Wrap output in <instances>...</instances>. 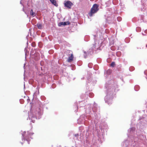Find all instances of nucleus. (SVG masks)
I'll return each mask as SVG.
<instances>
[{"label": "nucleus", "mask_w": 147, "mask_h": 147, "mask_svg": "<svg viewBox=\"0 0 147 147\" xmlns=\"http://www.w3.org/2000/svg\"><path fill=\"white\" fill-rule=\"evenodd\" d=\"M59 26H61V25H63V22H60L59 24Z\"/></svg>", "instance_id": "obj_9"}, {"label": "nucleus", "mask_w": 147, "mask_h": 147, "mask_svg": "<svg viewBox=\"0 0 147 147\" xmlns=\"http://www.w3.org/2000/svg\"><path fill=\"white\" fill-rule=\"evenodd\" d=\"M74 59V56L73 54H71V56H69L67 59V61L69 62H71Z\"/></svg>", "instance_id": "obj_3"}, {"label": "nucleus", "mask_w": 147, "mask_h": 147, "mask_svg": "<svg viewBox=\"0 0 147 147\" xmlns=\"http://www.w3.org/2000/svg\"><path fill=\"white\" fill-rule=\"evenodd\" d=\"M30 14L32 16H35V14L34 13L32 9H31V11Z\"/></svg>", "instance_id": "obj_7"}, {"label": "nucleus", "mask_w": 147, "mask_h": 147, "mask_svg": "<svg viewBox=\"0 0 147 147\" xmlns=\"http://www.w3.org/2000/svg\"><path fill=\"white\" fill-rule=\"evenodd\" d=\"M75 136L76 137H78V134H76L75 135Z\"/></svg>", "instance_id": "obj_12"}, {"label": "nucleus", "mask_w": 147, "mask_h": 147, "mask_svg": "<svg viewBox=\"0 0 147 147\" xmlns=\"http://www.w3.org/2000/svg\"><path fill=\"white\" fill-rule=\"evenodd\" d=\"M64 5L65 7L70 9L71 8V7L73 5V4L70 1H65L64 2Z\"/></svg>", "instance_id": "obj_2"}, {"label": "nucleus", "mask_w": 147, "mask_h": 147, "mask_svg": "<svg viewBox=\"0 0 147 147\" xmlns=\"http://www.w3.org/2000/svg\"><path fill=\"white\" fill-rule=\"evenodd\" d=\"M146 47H147V45H146Z\"/></svg>", "instance_id": "obj_13"}, {"label": "nucleus", "mask_w": 147, "mask_h": 147, "mask_svg": "<svg viewBox=\"0 0 147 147\" xmlns=\"http://www.w3.org/2000/svg\"><path fill=\"white\" fill-rule=\"evenodd\" d=\"M115 63L114 62H112L111 64V66L113 67H114L115 65Z\"/></svg>", "instance_id": "obj_8"}, {"label": "nucleus", "mask_w": 147, "mask_h": 147, "mask_svg": "<svg viewBox=\"0 0 147 147\" xmlns=\"http://www.w3.org/2000/svg\"><path fill=\"white\" fill-rule=\"evenodd\" d=\"M67 22H63V25H66L67 24Z\"/></svg>", "instance_id": "obj_10"}, {"label": "nucleus", "mask_w": 147, "mask_h": 147, "mask_svg": "<svg viewBox=\"0 0 147 147\" xmlns=\"http://www.w3.org/2000/svg\"><path fill=\"white\" fill-rule=\"evenodd\" d=\"M117 19L119 21H120L121 19V18L120 17H118L117 18Z\"/></svg>", "instance_id": "obj_11"}, {"label": "nucleus", "mask_w": 147, "mask_h": 147, "mask_svg": "<svg viewBox=\"0 0 147 147\" xmlns=\"http://www.w3.org/2000/svg\"><path fill=\"white\" fill-rule=\"evenodd\" d=\"M98 5L96 4H94L91 9L90 12L88 13L89 16L90 17L92 16L93 14L98 11Z\"/></svg>", "instance_id": "obj_1"}, {"label": "nucleus", "mask_w": 147, "mask_h": 147, "mask_svg": "<svg viewBox=\"0 0 147 147\" xmlns=\"http://www.w3.org/2000/svg\"><path fill=\"white\" fill-rule=\"evenodd\" d=\"M37 26L38 29H41L42 28V26L41 24H37Z\"/></svg>", "instance_id": "obj_5"}, {"label": "nucleus", "mask_w": 147, "mask_h": 147, "mask_svg": "<svg viewBox=\"0 0 147 147\" xmlns=\"http://www.w3.org/2000/svg\"><path fill=\"white\" fill-rule=\"evenodd\" d=\"M112 72V70L110 69L108 70L107 71V74H110Z\"/></svg>", "instance_id": "obj_6"}, {"label": "nucleus", "mask_w": 147, "mask_h": 147, "mask_svg": "<svg viewBox=\"0 0 147 147\" xmlns=\"http://www.w3.org/2000/svg\"><path fill=\"white\" fill-rule=\"evenodd\" d=\"M50 1L53 4L57 7L58 6V4L57 3L56 1L55 0H50Z\"/></svg>", "instance_id": "obj_4"}]
</instances>
